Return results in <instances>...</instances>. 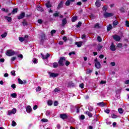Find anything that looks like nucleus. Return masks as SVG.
I'll return each mask as SVG.
<instances>
[{
    "label": "nucleus",
    "mask_w": 129,
    "mask_h": 129,
    "mask_svg": "<svg viewBox=\"0 0 129 129\" xmlns=\"http://www.w3.org/2000/svg\"><path fill=\"white\" fill-rule=\"evenodd\" d=\"M6 54L7 56H9V57H11L12 56H14V55H15L16 51H14V50L13 49H10L7 51Z\"/></svg>",
    "instance_id": "nucleus-1"
},
{
    "label": "nucleus",
    "mask_w": 129,
    "mask_h": 129,
    "mask_svg": "<svg viewBox=\"0 0 129 129\" xmlns=\"http://www.w3.org/2000/svg\"><path fill=\"white\" fill-rule=\"evenodd\" d=\"M65 61H66V58L65 57H60L58 61V65L59 66H63Z\"/></svg>",
    "instance_id": "nucleus-2"
},
{
    "label": "nucleus",
    "mask_w": 129,
    "mask_h": 129,
    "mask_svg": "<svg viewBox=\"0 0 129 129\" xmlns=\"http://www.w3.org/2000/svg\"><path fill=\"white\" fill-rule=\"evenodd\" d=\"M17 112V109L13 108L12 110L8 111V115H11L12 114H15Z\"/></svg>",
    "instance_id": "nucleus-3"
},
{
    "label": "nucleus",
    "mask_w": 129,
    "mask_h": 129,
    "mask_svg": "<svg viewBox=\"0 0 129 129\" xmlns=\"http://www.w3.org/2000/svg\"><path fill=\"white\" fill-rule=\"evenodd\" d=\"M94 61H95V66L96 68H97V69H99V68H100V63L98 62V61L97 60V58H96L95 59H94Z\"/></svg>",
    "instance_id": "nucleus-4"
},
{
    "label": "nucleus",
    "mask_w": 129,
    "mask_h": 129,
    "mask_svg": "<svg viewBox=\"0 0 129 129\" xmlns=\"http://www.w3.org/2000/svg\"><path fill=\"white\" fill-rule=\"evenodd\" d=\"M112 16H113V13L107 12L104 13V17L105 18H109V17H112Z\"/></svg>",
    "instance_id": "nucleus-5"
},
{
    "label": "nucleus",
    "mask_w": 129,
    "mask_h": 129,
    "mask_svg": "<svg viewBox=\"0 0 129 129\" xmlns=\"http://www.w3.org/2000/svg\"><path fill=\"white\" fill-rule=\"evenodd\" d=\"M113 39L116 42H119L120 41V36L115 35L113 36Z\"/></svg>",
    "instance_id": "nucleus-6"
},
{
    "label": "nucleus",
    "mask_w": 129,
    "mask_h": 129,
    "mask_svg": "<svg viewBox=\"0 0 129 129\" xmlns=\"http://www.w3.org/2000/svg\"><path fill=\"white\" fill-rule=\"evenodd\" d=\"M49 77H52L53 78H55V77H57L59 76L58 74L48 73Z\"/></svg>",
    "instance_id": "nucleus-7"
},
{
    "label": "nucleus",
    "mask_w": 129,
    "mask_h": 129,
    "mask_svg": "<svg viewBox=\"0 0 129 129\" xmlns=\"http://www.w3.org/2000/svg\"><path fill=\"white\" fill-rule=\"evenodd\" d=\"M60 117L61 119H67L68 118V116L66 114H60Z\"/></svg>",
    "instance_id": "nucleus-8"
},
{
    "label": "nucleus",
    "mask_w": 129,
    "mask_h": 129,
    "mask_svg": "<svg viewBox=\"0 0 129 129\" xmlns=\"http://www.w3.org/2000/svg\"><path fill=\"white\" fill-rule=\"evenodd\" d=\"M41 55L44 59H48V58H49V57H50V54H49V53H47L46 55H45L43 54L42 53H41Z\"/></svg>",
    "instance_id": "nucleus-9"
},
{
    "label": "nucleus",
    "mask_w": 129,
    "mask_h": 129,
    "mask_svg": "<svg viewBox=\"0 0 129 129\" xmlns=\"http://www.w3.org/2000/svg\"><path fill=\"white\" fill-rule=\"evenodd\" d=\"M25 13H22L20 15V16H18V19L19 20L24 19V18L25 17Z\"/></svg>",
    "instance_id": "nucleus-10"
},
{
    "label": "nucleus",
    "mask_w": 129,
    "mask_h": 129,
    "mask_svg": "<svg viewBox=\"0 0 129 129\" xmlns=\"http://www.w3.org/2000/svg\"><path fill=\"white\" fill-rule=\"evenodd\" d=\"M82 44H83V42L82 41H79V42H76V45H77V47L79 48H80L82 46Z\"/></svg>",
    "instance_id": "nucleus-11"
},
{
    "label": "nucleus",
    "mask_w": 129,
    "mask_h": 129,
    "mask_svg": "<svg viewBox=\"0 0 129 129\" xmlns=\"http://www.w3.org/2000/svg\"><path fill=\"white\" fill-rule=\"evenodd\" d=\"M26 111L28 113H30V112H31V111H32V108L30 106H28L27 107V108H26Z\"/></svg>",
    "instance_id": "nucleus-12"
},
{
    "label": "nucleus",
    "mask_w": 129,
    "mask_h": 129,
    "mask_svg": "<svg viewBox=\"0 0 129 129\" xmlns=\"http://www.w3.org/2000/svg\"><path fill=\"white\" fill-rule=\"evenodd\" d=\"M110 50H111V51H115L116 50L115 46L113 45V44L112 43L110 46Z\"/></svg>",
    "instance_id": "nucleus-13"
},
{
    "label": "nucleus",
    "mask_w": 129,
    "mask_h": 129,
    "mask_svg": "<svg viewBox=\"0 0 129 129\" xmlns=\"http://www.w3.org/2000/svg\"><path fill=\"white\" fill-rule=\"evenodd\" d=\"M95 5L96 6V7H97L98 8H99V7H100L101 4L100 3V0H97V1L95 3Z\"/></svg>",
    "instance_id": "nucleus-14"
},
{
    "label": "nucleus",
    "mask_w": 129,
    "mask_h": 129,
    "mask_svg": "<svg viewBox=\"0 0 129 129\" xmlns=\"http://www.w3.org/2000/svg\"><path fill=\"white\" fill-rule=\"evenodd\" d=\"M67 24V19L64 18L62 20V26H65Z\"/></svg>",
    "instance_id": "nucleus-15"
},
{
    "label": "nucleus",
    "mask_w": 129,
    "mask_h": 129,
    "mask_svg": "<svg viewBox=\"0 0 129 129\" xmlns=\"http://www.w3.org/2000/svg\"><path fill=\"white\" fill-rule=\"evenodd\" d=\"M5 19L7 20L8 22H12V18L10 17L5 16Z\"/></svg>",
    "instance_id": "nucleus-16"
},
{
    "label": "nucleus",
    "mask_w": 129,
    "mask_h": 129,
    "mask_svg": "<svg viewBox=\"0 0 129 129\" xmlns=\"http://www.w3.org/2000/svg\"><path fill=\"white\" fill-rule=\"evenodd\" d=\"M62 7H63V2L61 1L58 4V6L57 7V10H59L60 8H62Z\"/></svg>",
    "instance_id": "nucleus-17"
},
{
    "label": "nucleus",
    "mask_w": 129,
    "mask_h": 129,
    "mask_svg": "<svg viewBox=\"0 0 129 129\" xmlns=\"http://www.w3.org/2000/svg\"><path fill=\"white\" fill-rule=\"evenodd\" d=\"M97 105H99V106H101V107H103V106L105 105V103L103 102H100L97 103Z\"/></svg>",
    "instance_id": "nucleus-18"
},
{
    "label": "nucleus",
    "mask_w": 129,
    "mask_h": 129,
    "mask_svg": "<svg viewBox=\"0 0 129 129\" xmlns=\"http://www.w3.org/2000/svg\"><path fill=\"white\" fill-rule=\"evenodd\" d=\"M85 113L87 114V115H88V116H89L90 117H92V114L90 112L87 111H86Z\"/></svg>",
    "instance_id": "nucleus-19"
},
{
    "label": "nucleus",
    "mask_w": 129,
    "mask_h": 129,
    "mask_svg": "<svg viewBox=\"0 0 129 129\" xmlns=\"http://www.w3.org/2000/svg\"><path fill=\"white\" fill-rule=\"evenodd\" d=\"M71 2H74V0H68L66 3V5L70 6V3H71Z\"/></svg>",
    "instance_id": "nucleus-20"
},
{
    "label": "nucleus",
    "mask_w": 129,
    "mask_h": 129,
    "mask_svg": "<svg viewBox=\"0 0 129 129\" xmlns=\"http://www.w3.org/2000/svg\"><path fill=\"white\" fill-rule=\"evenodd\" d=\"M111 29H112V26L111 25V24H109V26H108L107 27V31H108V32H109V31H110Z\"/></svg>",
    "instance_id": "nucleus-21"
},
{
    "label": "nucleus",
    "mask_w": 129,
    "mask_h": 129,
    "mask_svg": "<svg viewBox=\"0 0 129 129\" xmlns=\"http://www.w3.org/2000/svg\"><path fill=\"white\" fill-rule=\"evenodd\" d=\"M7 35H8V33L5 32L4 34L1 35V37L3 38H6V37H7Z\"/></svg>",
    "instance_id": "nucleus-22"
},
{
    "label": "nucleus",
    "mask_w": 129,
    "mask_h": 129,
    "mask_svg": "<svg viewBox=\"0 0 129 129\" xmlns=\"http://www.w3.org/2000/svg\"><path fill=\"white\" fill-rule=\"evenodd\" d=\"M11 96L13 98H17V95L16 93H12L11 94Z\"/></svg>",
    "instance_id": "nucleus-23"
},
{
    "label": "nucleus",
    "mask_w": 129,
    "mask_h": 129,
    "mask_svg": "<svg viewBox=\"0 0 129 129\" xmlns=\"http://www.w3.org/2000/svg\"><path fill=\"white\" fill-rule=\"evenodd\" d=\"M118 111L119 112V113H123V109H122V108H119L118 109Z\"/></svg>",
    "instance_id": "nucleus-24"
},
{
    "label": "nucleus",
    "mask_w": 129,
    "mask_h": 129,
    "mask_svg": "<svg viewBox=\"0 0 129 129\" xmlns=\"http://www.w3.org/2000/svg\"><path fill=\"white\" fill-rule=\"evenodd\" d=\"M37 10L39 11V12H43V9L42 7L39 6L37 8Z\"/></svg>",
    "instance_id": "nucleus-25"
},
{
    "label": "nucleus",
    "mask_w": 129,
    "mask_h": 129,
    "mask_svg": "<svg viewBox=\"0 0 129 129\" xmlns=\"http://www.w3.org/2000/svg\"><path fill=\"white\" fill-rule=\"evenodd\" d=\"M46 7L49 8H51V4H50V2H48L46 4Z\"/></svg>",
    "instance_id": "nucleus-26"
},
{
    "label": "nucleus",
    "mask_w": 129,
    "mask_h": 129,
    "mask_svg": "<svg viewBox=\"0 0 129 129\" xmlns=\"http://www.w3.org/2000/svg\"><path fill=\"white\" fill-rule=\"evenodd\" d=\"M53 67V68H57V67H58V63H57L56 62H54Z\"/></svg>",
    "instance_id": "nucleus-27"
},
{
    "label": "nucleus",
    "mask_w": 129,
    "mask_h": 129,
    "mask_svg": "<svg viewBox=\"0 0 129 129\" xmlns=\"http://www.w3.org/2000/svg\"><path fill=\"white\" fill-rule=\"evenodd\" d=\"M77 20V17H73L72 19V22H75Z\"/></svg>",
    "instance_id": "nucleus-28"
},
{
    "label": "nucleus",
    "mask_w": 129,
    "mask_h": 129,
    "mask_svg": "<svg viewBox=\"0 0 129 129\" xmlns=\"http://www.w3.org/2000/svg\"><path fill=\"white\" fill-rule=\"evenodd\" d=\"M118 24V22L117 21H114L113 22V26H117V25Z\"/></svg>",
    "instance_id": "nucleus-29"
},
{
    "label": "nucleus",
    "mask_w": 129,
    "mask_h": 129,
    "mask_svg": "<svg viewBox=\"0 0 129 129\" xmlns=\"http://www.w3.org/2000/svg\"><path fill=\"white\" fill-rule=\"evenodd\" d=\"M19 41H20V42H24V41H25V38L19 37Z\"/></svg>",
    "instance_id": "nucleus-30"
},
{
    "label": "nucleus",
    "mask_w": 129,
    "mask_h": 129,
    "mask_svg": "<svg viewBox=\"0 0 129 129\" xmlns=\"http://www.w3.org/2000/svg\"><path fill=\"white\" fill-rule=\"evenodd\" d=\"M94 28H95V29H99V24L96 23L95 25Z\"/></svg>",
    "instance_id": "nucleus-31"
},
{
    "label": "nucleus",
    "mask_w": 129,
    "mask_h": 129,
    "mask_svg": "<svg viewBox=\"0 0 129 129\" xmlns=\"http://www.w3.org/2000/svg\"><path fill=\"white\" fill-rule=\"evenodd\" d=\"M80 118L82 120H83V119H85V116H84V115H81V116H80Z\"/></svg>",
    "instance_id": "nucleus-32"
},
{
    "label": "nucleus",
    "mask_w": 129,
    "mask_h": 129,
    "mask_svg": "<svg viewBox=\"0 0 129 129\" xmlns=\"http://www.w3.org/2000/svg\"><path fill=\"white\" fill-rule=\"evenodd\" d=\"M51 34L52 36H54V34H55L56 33V30H52L51 31Z\"/></svg>",
    "instance_id": "nucleus-33"
},
{
    "label": "nucleus",
    "mask_w": 129,
    "mask_h": 129,
    "mask_svg": "<svg viewBox=\"0 0 129 129\" xmlns=\"http://www.w3.org/2000/svg\"><path fill=\"white\" fill-rule=\"evenodd\" d=\"M47 103L48 105H52L53 104V102L51 100L48 101Z\"/></svg>",
    "instance_id": "nucleus-34"
},
{
    "label": "nucleus",
    "mask_w": 129,
    "mask_h": 129,
    "mask_svg": "<svg viewBox=\"0 0 129 129\" xmlns=\"http://www.w3.org/2000/svg\"><path fill=\"white\" fill-rule=\"evenodd\" d=\"M16 59H17V57H16V56L12 57H11V61H12V62H13V61H15V60H16Z\"/></svg>",
    "instance_id": "nucleus-35"
},
{
    "label": "nucleus",
    "mask_w": 129,
    "mask_h": 129,
    "mask_svg": "<svg viewBox=\"0 0 129 129\" xmlns=\"http://www.w3.org/2000/svg\"><path fill=\"white\" fill-rule=\"evenodd\" d=\"M22 24L23 26H27L28 25V24L27 23V21H26V20H24Z\"/></svg>",
    "instance_id": "nucleus-36"
},
{
    "label": "nucleus",
    "mask_w": 129,
    "mask_h": 129,
    "mask_svg": "<svg viewBox=\"0 0 129 129\" xmlns=\"http://www.w3.org/2000/svg\"><path fill=\"white\" fill-rule=\"evenodd\" d=\"M117 47L118 48H121L122 47V44H121L120 43H118Z\"/></svg>",
    "instance_id": "nucleus-37"
},
{
    "label": "nucleus",
    "mask_w": 129,
    "mask_h": 129,
    "mask_svg": "<svg viewBox=\"0 0 129 129\" xmlns=\"http://www.w3.org/2000/svg\"><path fill=\"white\" fill-rule=\"evenodd\" d=\"M41 121H42V122H48V119L43 118L41 119Z\"/></svg>",
    "instance_id": "nucleus-38"
},
{
    "label": "nucleus",
    "mask_w": 129,
    "mask_h": 129,
    "mask_svg": "<svg viewBox=\"0 0 129 129\" xmlns=\"http://www.w3.org/2000/svg\"><path fill=\"white\" fill-rule=\"evenodd\" d=\"M18 82L19 84H24V83H23V81H22L21 79H18Z\"/></svg>",
    "instance_id": "nucleus-39"
},
{
    "label": "nucleus",
    "mask_w": 129,
    "mask_h": 129,
    "mask_svg": "<svg viewBox=\"0 0 129 129\" xmlns=\"http://www.w3.org/2000/svg\"><path fill=\"white\" fill-rule=\"evenodd\" d=\"M12 125V126H16V125H17V123L15 121H13Z\"/></svg>",
    "instance_id": "nucleus-40"
},
{
    "label": "nucleus",
    "mask_w": 129,
    "mask_h": 129,
    "mask_svg": "<svg viewBox=\"0 0 129 129\" xmlns=\"http://www.w3.org/2000/svg\"><path fill=\"white\" fill-rule=\"evenodd\" d=\"M79 87H80L82 89L84 88V83H82V84H80Z\"/></svg>",
    "instance_id": "nucleus-41"
},
{
    "label": "nucleus",
    "mask_w": 129,
    "mask_h": 129,
    "mask_svg": "<svg viewBox=\"0 0 129 129\" xmlns=\"http://www.w3.org/2000/svg\"><path fill=\"white\" fill-rule=\"evenodd\" d=\"M59 15H60V13L59 12L54 13L53 14L54 17H59Z\"/></svg>",
    "instance_id": "nucleus-42"
},
{
    "label": "nucleus",
    "mask_w": 129,
    "mask_h": 129,
    "mask_svg": "<svg viewBox=\"0 0 129 129\" xmlns=\"http://www.w3.org/2000/svg\"><path fill=\"white\" fill-rule=\"evenodd\" d=\"M111 117H112V118H116V117H117V116H116V115H115L114 114H112L111 115Z\"/></svg>",
    "instance_id": "nucleus-43"
},
{
    "label": "nucleus",
    "mask_w": 129,
    "mask_h": 129,
    "mask_svg": "<svg viewBox=\"0 0 129 129\" xmlns=\"http://www.w3.org/2000/svg\"><path fill=\"white\" fill-rule=\"evenodd\" d=\"M69 56H71V55H75V52L72 51L69 53Z\"/></svg>",
    "instance_id": "nucleus-44"
},
{
    "label": "nucleus",
    "mask_w": 129,
    "mask_h": 129,
    "mask_svg": "<svg viewBox=\"0 0 129 129\" xmlns=\"http://www.w3.org/2000/svg\"><path fill=\"white\" fill-rule=\"evenodd\" d=\"M101 49H102V46L100 45H99L98 46V51H100V50H101Z\"/></svg>",
    "instance_id": "nucleus-45"
},
{
    "label": "nucleus",
    "mask_w": 129,
    "mask_h": 129,
    "mask_svg": "<svg viewBox=\"0 0 129 129\" xmlns=\"http://www.w3.org/2000/svg\"><path fill=\"white\" fill-rule=\"evenodd\" d=\"M36 91L37 92L41 91V87H38L36 89Z\"/></svg>",
    "instance_id": "nucleus-46"
},
{
    "label": "nucleus",
    "mask_w": 129,
    "mask_h": 129,
    "mask_svg": "<svg viewBox=\"0 0 129 129\" xmlns=\"http://www.w3.org/2000/svg\"><path fill=\"white\" fill-rule=\"evenodd\" d=\"M97 41L98 42H101L102 40L101 39V38L100 36H98L97 37Z\"/></svg>",
    "instance_id": "nucleus-47"
},
{
    "label": "nucleus",
    "mask_w": 129,
    "mask_h": 129,
    "mask_svg": "<svg viewBox=\"0 0 129 129\" xmlns=\"http://www.w3.org/2000/svg\"><path fill=\"white\" fill-rule=\"evenodd\" d=\"M32 61H33V63H34V64L38 63V62L37 61V60L36 58H33Z\"/></svg>",
    "instance_id": "nucleus-48"
},
{
    "label": "nucleus",
    "mask_w": 129,
    "mask_h": 129,
    "mask_svg": "<svg viewBox=\"0 0 129 129\" xmlns=\"http://www.w3.org/2000/svg\"><path fill=\"white\" fill-rule=\"evenodd\" d=\"M91 72H92V71L90 70H87L86 73L87 74H90V73H91Z\"/></svg>",
    "instance_id": "nucleus-49"
},
{
    "label": "nucleus",
    "mask_w": 129,
    "mask_h": 129,
    "mask_svg": "<svg viewBox=\"0 0 129 129\" xmlns=\"http://www.w3.org/2000/svg\"><path fill=\"white\" fill-rule=\"evenodd\" d=\"M51 114V112L50 111H47L46 112V115H50Z\"/></svg>",
    "instance_id": "nucleus-50"
},
{
    "label": "nucleus",
    "mask_w": 129,
    "mask_h": 129,
    "mask_svg": "<svg viewBox=\"0 0 129 129\" xmlns=\"http://www.w3.org/2000/svg\"><path fill=\"white\" fill-rule=\"evenodd\" d=\"M62 40H63V41L64 42H66L68 40L67 39V37L66 36H64L63 38H62Z\"/></svg>",
    "instance_id": "nucleus-51"
},
{
    "label": "nucleus",
    "mask_w": 129,
    "mask_h": 129,
    "mask_svg": "<svg viewBox=\"0 0 129 129\" xmlns=\"http://www.w3.org/2000/svg\"><path fill=\"white\" fill-rule=\"evenodd\" d=\"M12 12L14 14H15V13H17V12H18V8L14 9Z\"/></svg>",
    "instance_id": "nucleus-52"
},
{
    "label": "nucleus",
    "mask_w": 129,
    "mask_h": 129,
    "mask_svg": "<svg viewBox=\"0 0 129 129\" xmlns=\"http://www.w3.org/2000/svg\"><path fill=\"white\" fill-rule=\"evenodd\" d=\"M106 10H107V8H106V6H104V7H103V11L104 12H106Z\"/></svg>",
    "instance_id": "nucleus-53"
},
{
    "label": "nucleus",
    "mask_w": 129,
    "mask_h": 129,
    "mask_svg": "<svg viewBox=\"0 0 129 129\" xmlns=\"http://www.w3.org/2000/svg\"><path fill=\"white\" fill-rule=\"evenodd\" d=\"M94 17H95V16L92 14H90V18H91V19H93Z\"/></svg>",
    "instance_id": "nucleus-54"
},
{
    "label": "nucleus",
    "mask_w": 129,
    "mask_h": 129,
    "mask_svg": "<svg viewBox=\"0 0 129 129\" xmlns=\"http://www.w3.org/2000/svg\"><path fill=\"white\" fill-rule=\"evenodd\" d=\"M38 23L39 24H42V23H43V20H41V19H39V20H38Z\"/></svg>",
    "instance_id": "nucleus-55"
},
{
    "label": "nucleus",
    "mask_w": 129,
    "mask_h": 129,
    "mask_svg": "<svg viewBox=\"0 0 129 129\" xmlns=\"http://www.w3.org/2000/svg\"><path fill=\"white\" fill-rule=\"evenodd\" d=\"M11 74L13 76H16V73H15V71H13L11 72Z\"/></svg>",
    "instance_id": "nucleus-56"
},
{
    "label": "nucleus",
    "mask_w": 129,
    "mask_h": 129,
    "mask_svg": "<svg viewBox=\"0 0 129 129\" xmlns=\"http://www.w3.org/2000/svg\"><path fill=\"white\" fill-rule=\"evenodd\" d=\"M58 91H60V89L59 88H55L54 89V92H58Z\"/></svg>",
    "instance_id": "nucleus-57"
},
{
    "label": "nucleus",
    "mask_w": 129,
    "mask_h": 129,
    "mask_svg": "<svg viewBox=\"0 0 129 129\" xmlns=\"http://www.w3.org/2000/svg\"><path fill=\"white\" fill-rule=\"evenodd\" d=\"M69 64H70V62L69 61H68V60H67L66 61V63H65L66 66H69Z\"/></svg>",
    "instance_id": "nucleus-58"
},
{
    "label": "nucleus",
    "mask_w": 129,
    "mask_h": 129,
    "mask_svg": "<svg viewBox=\"0 0 129 129\" xmlns=\"http://www.w3.org/2000/svg\"><path fill=\"white\" fill-rule=\"evenodd\" d=\"M104 112H106V113H109V112H110V110L108 109H106L104 110Z\"/></svg>",
    "instance_id": "nucleus-59"
},
{
    "label": "nucleus",
    "mask_w": 129,
    "mask_h": 129,
    "mask_svg": "<svg viewBox=\"0 0 129 129\" xmlns=\"http://www.w3.org/2000/svg\"><path fill=\"white\" fill-rule=\"evenodd\" d=\"M11 87H12V88H13V89H15V88H16V84H12V85H11Z\"/></svg>",
    "instance_id": "nucleus-60"
},
{
    "label": "nucleus",
    "mask_w": 129,
    "mask_h": 129,
    "mask_svg": "<svg viewBox=\"0 0 129 129\" xmlns=\"http://www.w3.org/2000/svg\"><path fill=\"white\" fill-rule=\"evenodd\" d=\"M125 25H126V27H129V23H128V21H125Z\"/></svg>",
    "instance_id": "nucleus-61"
},
{
    "label": "nucleus",
    "mask_w": 129,
    "mask_h": 129,
    "mask_svg": "<svg viewBox=\"0 0 129 129\" xmlns=\"http://www.w3.org/2000/svg\"><path fill=\"white\" fill-rule=\"evenodd\" d=\"M80 26H81V22H79L78 23V25H77V27L79 28V27H80Z\"/></svg>",
    "instance_id": "nucleus-62"
},
{
    "label": "nucleus",
    "mask_w": 129,
    "mask_h": 129,
    "mask_svg": "<svg viewBox=\"0 0 129 129\" xmlns=\"http://www.w3.org/2000/svg\"><path fill=\"white\" fill-rule=\"evenodd\" d=\"M54 106H57L58 105V102H57L56 101H55L54 102Z\"/></svg>",
    "instance_id": "nucleus-63"
},
{
    "label": "nucleus",
    "mask_w": 129,
    "mask_h": 129,
    "mask_svg": "<svg viewBox=\"0 0 129 129\" xmlns=\"http://www.w3.org/2000/svg\"><path fill=\"white\" fill-rule=\"evenodd\" d=\"M125 84H129V80H126L124 82Z\"/></svg>",
    "instance_id": "nucleus-64"
}]
</instances>
